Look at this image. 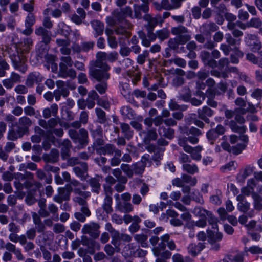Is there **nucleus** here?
<instances>
[{
	"label": "nucleus",
	"mask_w": 262,
	"mask_h": 262,
	"mask_svg": "<svg viewBox=\"0 0 262 262\" xmlns=\"http://www.w3.org/2000/svg\"><path fill=\"white\" fill-rule=\"evenodd\" d=\"M149 156L148 155H145L142 157L141 162L137 163L133 165V171L136 174H140L143 172Z\"/></svg>",
	"instance_id": "17"
},
{
	"label": "nucleus",
	"mask_w": 262,
	"mask_h": 262,
	"mask_svg": "<svg viewBox=\"0 0 262 262\" xmlns=\"http://www.w3.org/2000/svg\"><path fill=\"white\" fill-rule=\"evenodd\" d=\"M35 22V18L34 15L32 13H29L27 16L25 20V27H31Z\"/></svg>",
	"instance_id": "50"
},
{
	"label": "nucleus",
	"mask_w": 262,
	"mask_h": 262,
	"mask_svg": "<svg viewBox=\"0 0 262 262\" xmlns=\"http://www.w3.org/2000/svg\"><path fill=\"white\" fill-rule=\"evenodd\" d=\"M171 33L177 35L176 39L179 44L183 45L190 39V35L188 33L187 29L182 26L173 27L171 29Z\"/></svg>",
	"instance_id": "5"
},
{
	"label": "nucleus",
	"mask_w": 262,
	"mask_h": 262,
	"mask_svg": "<svg viewBox=\"0 0 262 262\" xmlns=\"http://www.w3.org/2000/svg\"><path fill=\"white\" fill-rule=\"evenodd\" d=\"M262 25L261 21L259 18H252L249 22V26L254 28H258Z\"/></svg>",
	"instance_id": "56"
},
{
	"label": "nucleus",
	"mask_w": 262,
	"mask_h": 262,
	"mask_svg": "<svg viewBox=\"0 0 262 262\" xmlns=\"http://www.w3.org/2000/svg\"><path fill=\"white\" fill-rule=\"evenodd\" d=\"M43 79V77L38 72H33L30 73L27 78L26 84L28 87H32L34 83H38L41 82Z\"/></svg>",
	"instance_id": "13"
},
{
	"label": "nucleus",
	"mask_w": 262,
	"mask_h": 262,
	"mask_svg": "<svg viewBox=\"0 0 262 262\" xmlns=\"http://www.w3.org/2000/svg\"><path fill=\"white\" fill-rule=\"evenodd\" d=\"M139 36L142 40V45L146 47H148L150 45L151 41L146 38L145 34L142 31H139Z\"/></svg>",
	"instance_id": "51"
},
{
	"label": "nucleus",
	"mask_w": 262,
	"mask_h": 262,
	"mask_svg": "<svg viewBox=\"0 0 262 262\" xmlns=\"http://www.w3.org/2000/svg\"><path fill=\"white\" fill-rule=\"evenodd\" d=\"M205 247L203 243H199L197 245L190 244L188 247V252L193 256L197 255Z\"/></svg>",
	"instance_id": "23"
},
{
	"label": "nucleus",
	"mask_w": 262,
	"mask_h": 262,
	"mask_svg": "<svg viewBox=\"0 0 262 262\" xmlns=\"http://www.w3.org/2000/svg\"><path fill=\"white\" fill-rule=\"evenodd\" d=\"M172 62L177 66L182 68L186 66V61L182 58L176 57L172 59Z\"/></svg>",
	"instance_id": "59"
},
{
	"label": "nucleus",
	"mask_w": 262,
	"mask_h": 262,
	"mask_svg": "<svg viewBox=\"0 0 262 262\" xmlns=\"http://www.w3.org/2000/svg\"><path fill=\"white\" fill-rule=\"evenodd\" d=\"M245 41L253 51H257L261 47V42L255 35L247 34L245 37Z\"/></svg>",
	"instance_id": "8"
},
{
	"label": "nucleus",
	"mask_w": 262,
	"mask_h": 262,
	"mask_svg": "<svg viewBox=\"0 0 262 262\" xmlns=\"http://www.w3.org/2000/svg\"><path fill=\"white\" fill-rule=\"evenodd\" d=\"M134 239L141 246L146 248L148 246L147 239L148 236L144 234H136L134 236Z\"/></svg>",
	"instance_id": "30"
},
{
	"label": "nucleus",
	"mask_w": 262,
	"mask_h": 262,
	"mask_svg": "<svg viewBox=\"0 0 262 262\" xmlns=\"http://www.w3.org/2000/svg\"><path fill=\"white\" fill-rule=\"evenodd\" d=\"M48 209L49 213L53 214V220L55 221L59 220L57 212L58 210V207L54 204H50L48 205Z\"/></svg>",
	"instance_id": "40"
},
{
	"label": "nucleus",
	"mask_w": 262,
	"mask_h": 262,
	"mask_svg": "<svg viewBox=\"0 0 262 262\" xmlns=\"http://www.w3.org/2000/svg\"><path fill=\"white\" fill-rule=\"evenodd\" d=\"M16 53L10 55V58L14 69L24 73L27 70V66L26 64V57L23 52H20L18 49H16Z\"/></svg>",
	"instance_id": "4"
},
{
	"label": "nucleus",
	"mask_w": 262,
	"mask_h": 262,
	"mask_svg": "<svg viewBox=\"0 0 262 262\" xmlns=\"http://www.w3.org/2000/svg\"><path fill=\"white\" fill-rule=\"evenodd\" d=\"M58 110V105L56 104H53L50 107L45 108L42 111L43 117L45 118H49L51 115L56 116Z\"/></svg>",
	"instance_id": "25"
},
{
	"label": "nucleus",
	"mask_w": 262,
	"mask_h": 262,
	"mask_svg": "<svg viewBox=\"0 0 262 262\" xmlns=\"http://www.w3.org/2000/svg\"><path fill=\"white\" fill-rule=\"evenodd\" d=\"M112 198L110 195H106L103 208L107 213H111L113 211L112 207Z\"/></svg>",
	"instance_id": "34"
},
{
	"label": "nucleus",
	"mask_w": 262,
	"mask_h": 262,
	"mask_svg": "<svg viewBox=\"0 0 262 262\" xmlns=\"http://www.w3.org/2000/svg\"><path fill=\"white\" fill-rule=\"evenodd\" d=\"M222 148L226 151L232 152L235 155L239 154L245 148V145L237 144L235 146H231L229 143L224 142L221 144Z\"/></svg>",
	"instance_id": "16"
},
{
	"label": "nucleus",
	"mask_w": 262,
	"mask_h": 262,
	"mask_svg": "<svg viewBox=\"0 0 262 262\" xmlns=\"http://www.w3.org/2000/svg\"><path fill=\"white\" fill-rule=\"evenodd\" d=\"M58 76L63 78L70 77L74 78L76 76V72L73 69L68 70V67H71L73 61L69 56H62L60 58Z\"/></svg>",
	"instance_id": "3"
},
{
	"label": "nucleus",
	"mask_w": 262,
	"mask_h": 262,
	"mask_svg": "<svg viewBox=\"0 0 262 262\" xmlns=\"http://www.w3.org/2000/svg\"><path fill=\"white\" fill-rule=\"evenodd\" d=\"M202 148L201 146H198L193 149V152H191L192 158L196 160H200L201 158V155L200 152L202 151Z\"/></svg>",
	"instance_id": "48"
},
{
	"label": "nucleus",
	"mask_w": 262,
	"mask_h": 262,
	"mask_svg": "<svg viewBox=\"0 0 262 262\" xmlns=\"http://www.w3.org/2000/svg\"><path fill=\"white\" fill-rule=\"evenodd\" d=\"M36 190H30L27 193V195L25 199L26 203L29 205H31L35 203L36 199L35 198V193Z\"/></svg>",
	"instance_id": "36"
},
{
	"label": "nucleus",
	"mask_w": 262,
	"mask_h": 262,
	"mask_svg": "<svg viewBox=\"0 0 262 262\" xmlns=\"http://www.w3.org/2000/svg\"><path fill=\"white\" fill-rule=\"evenodd\" d=\"M0 248H5L7 251L13 253L18 261H23L25 257L23 254L21 250L11 242H8L5 243L3 239H0Z\"/></svg>",
	"instance_id": "6"
},
{
	"label": "nucleus",
	"mask_w": 262,
	"mask_h": 262,
	"mask_svg": "<svg viewBox=\"0 0 262 262\" xmlns=\"http://www.w3.org/2000/svg\"><path fill=\"white\" fill-rule=\"evenodd\" d=\"M200 56L205 64L209 65L210 67L216 64V61L210 59V53L208 52H201Z\"/></svg>",
	"instance_id": "28"
},
{
	"label": "nucleus",
	"mask_w": 262,
	"mask_h": 262,
	"mask_svg": "<svg viewBox=\"0 0 262 262\" xmlns=\"http://www.w3.org/2000/svg\"><path fill=\"white\" fill-rule=\"evenodd\" d=\"M235 103L236 105L240 107V108H238L235 110L236 113L245 114L247 112L246 109L244 108L246 106V103L243 98H237L235 100Z\"/></svg>",
	"instance_id": "29"
},
{
	"label": "nucleus",
	"mask_w": 262,
	"mask_h": 262,
	"mask_svg": "<svg viewBox=\"0 0 262 262\" xmlns=\"http://www.w3.org/2000/svg\"><path fill=\"white\" fill-rule=\"evenodd\" d=\"M107 71L101 68L95 69L90 71V74L98 81H106L110 78Z\"/></svg>",
	"instance_id": "11"
},
{
	"label": "nucleus",
	"mask_w": 262,
	"mask_h": 262,
	"mask_svg": "<svg viewBox=\"0 0 262 262\" xmlns=\"http://www.w3.org/2000/svg\"><path fill=\"white\" fill-rule=\"evenodd\" d=\"M35 33L36 35L42 37V41L41 43H44L47 46L51 40L50 33L43 27L40 26L35 30Z\"/></svg>",
	"instance_id": "15"
},
{
	"label": "nucleus",
	"mask_w": 262,
	"mask_h": 262,
	"mask_svg": "<svg viewBox=\"0 0 262 262\" xmlns=\"http://www.w3.org/2000/svg\"><path fill=\"white\" fill-rule=\"evenodd\" d=\"M225 39L229 46L239 45L240 43V39L236 40L233 38L230 34H226Z\"/></svg>",
	"instance_id": "49"
},
{
	"label": "nucleus",
	"mask_w": 262,
	"mask_h": 262,
	"mask_svg": "<svg viewBox=\"0 0 262 262\" xmlns=\"http://www.w3.org/2000/svg\"><path fill=\"white\" fill-rule=\"evenodd\" d=\"M172 184L174 186L178 187L184 186V182L183 181V175L181 176V178H177L173 179L172 181Z\"/></svg>",
	"instance_id": "57"
},
{
	"label": "nucleus",
	"mask_w": 262,
	"mask_h": 262,
	"mask_svg": "<svg viewBox=\"0 0 262 262\" xmlns=\"http://www.w3.org/2000/svg\"><path fill=\"white\" fill-rule=\"evenodd\" d=\"M7 22V26L9 28L12 30L14 29V28L16 25V22L14 16L11 15L5 18Z\"/></svg>",
	"instance_id": "47"
},
{
	"label": "nucleus",
	"mask_w": 262,
	"mask_h": 262,
	"mask_svg": "<svg viewBox=\"0 0 262 262\" xmlns=\"http://www.w3.org/2000/svg\"><path fill=\"white\" fill-rule=\"evenodd\" d=\"M121 24L115 29V32L117 35H124L126 38H128L130 33L129 29L132 27V24L127 20L118 21Z\"/></svg>",
	"instance_id": "10"
},
{
	"label": "nucleus",
	"mask_w": 262,
	"mask_h": 262,
	"mask_svg": "<svg viewBox=\"0 0 262 262\" xmlns=\"http://www.w3.org/2000/svg\"><path fill=\"white\" fill-rule=\"evenodd\" d=\"M92 26L94 30V34L99 36L102 34L104 30V24L100 21L94 20L91 22Z\"/></svg>",
	"instance_id": "27"
},
{
	"label": "nucleus",
	"mask_w": 262,
	"mask_h": 262,
	"mask_svg": "<svg viewBox=\"0 0 262 262\" xmlns=\"http://www.w3.org/2000/svg\"><path fill=\"white\" fill-rule=\"evenodd\" d=\"M213 114V111L207 106H204L202 109L198 110L199 118L204 120L206 122H208L209 121L207 117L212 116Z\"/></svg>",
	"instance_id": "24"
},
{
	"label": "nucleus",
	"mask_w": 262,
	"mask_h": 262,
	"mask_svg": "<svg viewBox=\"0 0 262 262\" xmlns=\"http://www.w3.org/2000/svg\"><path fill=\"white\" fill-rule=\"evenodd\" d=\"M108 46L112 49H116L118 47V42L114 36L107 37Z\"/></svg>",
	"instance_id": "61"
},
{
	"label": "nucleus",
	"mask_w": 262,
	"mask_h": 262,
	"mask_svg": "<svg viewBox=\"0 0 262 262\" xmlns=\"http://www.w3.org/2000/svg\"><path fill=\"white\" fill-rule=\"evenodd\" d=\"M236 163L234 161H230L220 168V170L223 172H226L236 168Z\"/></svg>",
	"instance_id": "43"
},
{
	"label": "nucleus",
	"mask_w": 262,
	"mask_h": 262,
	"mask_svg": "<svg viewBox=\"0 0 262 262\" xmlns=\"http://www.w3.org/2000/svg\"><path fill=\"white\" fill-rule=\"evenodd\" d=\"M137 246L134 243L126 245L122 249V254L125 257H134Z\"/></svg>",
	"instance_id": "19"
},
{
	"label": "nucleus",
	"mask_w": 262,
	"mask_h": 262,
	"mask_svg": "<svg viewBox=\"0 0 262 262\" xmlns=\"http://www.w3.org/2000/svg\"><path fill=\"white\" fill-rule=\"evenodd\" d=\"M59 158V151L56 149H52L49 154L43 156V160L47 163H55Z\"/></svg>",
	"instance_id": "22"
},
{
	"label": "nucleus",
	"mask_w": 262,
	"mask_h": 262,
	"mask_svg": "<svg viewBox=\"0 0 262 262\" xmlns=\"http://www.w3.org/2000/svg\"><path fill=\"white\" fill-rule=\"evenodd\" d=\"M115 151V147L112 144H107L103 147H100L97 152L101 155H111Z\"/></svg>",
	"instance_id": "31"
},
{
	"label": "nucleus",
	"mask_w": 262,
	"mask_h": 262,
	"mask_svg": "<svg viewBox=\"0 0 262 262\" xmlns=\"http://www.w3.org/2000/svg\"><path fill=\"white\" fill-rule=\"evenodd\" d=\"M36 235V231L34 228H31L26 231V236L29 240H33Z\"/></svg>",
	"instance_id": "58"
},
{
	"label": "nucleus",
	"mask_w": 262,
	"mask_h": 262,
	"mask_svg": "<svg viewBox=\"0 0 262 262\" xmlns=\"http://www.w3.org/2000/svg\"><path fill=\"white\" fill-rule=\"evenodd\" d=\"M246 250L253 254L262 253V248L256 246H251Z\"/></svg>",
	"instance_id": "63"
},
{
	"label": "nucleus",
	"mask_w": 262,
	"mask_h": 262,
	"mask_svg": "<svg viewBox=\"0 0 262 262\" xmlns=\"http://www.w3.org/2000/svg\"><path fill=\"white\" fill-rule=\"evenodd\" d=\"M161 242L159 243V246L161 249H164L167 244L168 247L171 250L176 248V245L173 241H169V235L165 234L161 237Z\"/></svg>",
	"instance_id": "21"
},
{
	"label": "nucleus",
	"mask_w": 262,
	"mask_h": 262,
	"mask_svg": "<svg viewBox=\"0 0 262 262\" xmlns=\"http://www.w3.org/2000/svg\"><path fill=\"white\" fill-rule=\"evenodd\" d=\"M33 44V41L31 38H25L16 49H18L20 52H28L32 47Z\"/></svg>",
	"instance_id": "18"
},
{
	"label": "nucleus",
	"mask_w": 262,
	"mask_h": 262,
	"mask_svg": "<svg viewBox=\"0 0 262 262\" xmlns=\"http://www.w3.org/2000/svg\"><path fill=\"white\" fill-rule=\"evenodd\" d=\"M236 200L239 201L237 204L238 209L241 212H247L250 209V203L245 200L243 195H238Z\"/></svg>",
	"instance_id": "20"
},
{
	"label": "nucleus",
	"mask_w": 262,
	"mask_h": 262,
	"mask_svg": "<svg viewBox=\"0 0 262 262\" xmlns=\"http://www.w3.org/2000/svg\"><path fill=\"white\" fill-rule=\"evenodd\" d=\"M120 112L124 117L130 118L134 116V111L128 106H124L122 107Z\"/></svg>",
	"instance_id": "42"
},
{
	"label": "nucleus",
	"mask_w": 262,
	"mask_h": 262,
	"mask_svg": "<svg viewBox=\"0 0 262 262\" xmlns=\"http://www.w3.org/2000/svg\"><path fill=\"white\" fill-rule=\"evenodd\" d=\"M132 9L129 7H126L122 9H116L112 12V15L116 18L118 21L126 20L125 18L128 16H132Z\"/></svg>",
	"instance_id": "9"
},
{
	"label": "nucleus",
	"mask_w": 262,
	"mask_h": 262,
	"mask_svg": "<svg viewBox=\"0 0 262 262\" xmlns=\"http://www.w3.org/2000/svg\"><path fill=\"white\" fill-rule=\"evenodd\" d=\"M133 210V206L130 203L125 202L122 204L120 210L124 212H130Z\"/></svg>",
	"instance_id": "54"
},
{
	"label": "nucleus",
	"mask_w": 262,
	"mask_h": 262,
	"mask_svg": "<svg viewBox=\"0 0 262 262\" xmlns=\"http://www.w3.org/2000/svg\"><path fill=\"white\" fill-rule=\"evenodd\" d=\"M121 128L126 138L129 139L132 137L133 132L130 130V128L128 124L126 123H121Z\"/></svg>",
	"instance_id": "38"
},
{
	"label": "nucleus",
	"mask_w": 262,
	"mask_h": 262,
	"mask_svg": "<svg viewBox=\"0 0 262 262\" xmlns=\"http://www.w3.org/2000/svg\"><path fill=\"white\" fill-rule=\"evenodd\" d=\"M159 19H161L160 16L153 17L148 14L145 15L144 16V19L147 22L146 27L148 30V35L149 38H151L152 41L156 38L155 35L152 33V30L157 25Z\"/></svg>",
	"instance_id": "7"
},
{
	"label": "nucleus",
	"mask_w": 262,
	"mask_h": 262,
	"mask_svg": "<svg viewBox=\"0 0 262 262\" xmlns=\"http://www.w3.org/2000/svg\"><path fill=\"white\" fill-rule=\"evenodd\" d=\"M254 167L252 165H247L245 168L243 169L242 172H243V174L245 175L246 177L252 174L254 171Z\"/></svg>",
	"instance_id": "62"
},
{
	"label": "nucleus",
	"mask_w": 262,
	"mask_h": 262,
	"mask_svg": "<svg viewBox=\"0 0 262 262\" xmlns=\"http://www.w3.org/2000/svg\"><path fill=\"white\" fill-rule=\"evenodd\" d=\"M9 68V65L5 60H4L0 62V77L5 76L6 74V71L8 70Z\"/></svg>",
	"instance_id": "45"
},
{
	"label": "nucleus",
	"mask_w": 262,
	"mask_h": 262,
	"mask_svg": "<svg viewBox=\"0 0 262 262\" xmlns=\"http://www.w3.org/2000/svg\"><path fill=\"white\" fill-rule=\"evenodd\" d=\"M99 226L96 223H90L85 224L83 228V232L88 233L93 238L98 237L100 232L99 231Z\"/></svg>",
	"instance_id": "12"
},
{
	"label": "nucleus",
	"mask_w": 262,
	"mask_h": 262,
	"mask_svg": "<svg viewBox=\"0 0 262 262\" xmlns=\"http://www.w3.org/2000/svg\"><path fill=\"white\" fill-rule=\"evenodd\" d=\"M192 213L196 216L202 218H207V214H209V211L203 209L202 207H196L192 211Z\"/></svg>",
	"instance_id": "35"
},
{
	"label": "nucleus",
	"mask_w": 262,
	"mask_h": 262,
	"mask_svg": "<svg viewBox=\"0 0 262 262\" xmlns=\"http://www.w3.org/2000/svg\"><path fill=\"white\" fill-rule=\"evenodd\" d=\"M192 199L196 202L203 204L204 200L202 195L198 191H195L191 194Z\"/></svg>",
	"instance_id": "55"
},
{
	"label": "nucleus",
	"mask_w": 262,
	"mask_h": 262,
	"mask_svg": "<svg viewBox=\"0 0 262 262\" xmlns=\"http://www.w3.org/2000/svg\"><path fill=\"white\" fill-rule=\"evenodd\" d=\"M120 91H121V94L124 97L127 96L130 94V90L129 89L128 85L126 83L122 85L120 87Z\"/></svg>",
	"instance_id": "64"
},
{
	"label": "nucleus",
	"mask_w": 262,
	"mask_h": 262,
	"mask_svg": "<svg viewBox=\"0 0 262 262\" xmlns=\"http://www.w3.org/2000/svg\"><path fill=\"white\" fill-rule=\"evenodd\" d=\"M183 181L184 185L188 184L191 186H194L196 184L197 179L195 177H192L189 175L183 174Z\"/></svg>",
	"instance_id": "44"
},
{
	"label": "nucleus",
	"mask_w": 262,
	"mask_h": 262,
	"mask_svg": "<svg viewBox=\"0 0 262 262\" xmlns=\"http://www.w3.org/2000/svg\"><path fill=\"white\" fill-rule=\"evenodd\" d=\"M207 218L208 219L209 224L211 226L212 229H216L218 228L217 224V220L210 212H209V214H207Z\"/></svg>",
	"instance_id": "46"
},
{
	"label": "nucleus",
	"mask_w": 262,
	"mask_h": 262,
	"mask_svg": "<svg viewBox=\"0 0 262 262\" xmlns=\"http://www.w3.org/2000/svg\"><path fill=\"white\" fill-rule=\"evenodd\" d=\"M32 124V120L26 116L20 117L15 123L16 129H10L8 132L7 139L14 141L23 136L28 132L29 127Z\"/></svg>",
	"instance_id": "2"
},
{
	"label": "nucleus",
	"mask_w": 262,
	"mask_h": 262,
	"mask_svg": "<svg viewBox=\"0 0 262 262\" xmlns=\"http://www.w3.org/2000/svg\"><path fill=\"white\" fill-rule=\"evenodd\" d=\"M161 4L163 9L171 10L177 9L179 7V5L173 6L172 5H170L168 0H162Z\"/></svg>",
	"instance_id": "53"
},
{
	"label": "nucleus",
	"mask_w": 262,
	"mask_h": 262,
	"mask_svg": "<svg viewBox=\"0 0 262 262\" xmlns=\"http://www.w3.org/2000/svg\"><path fill=\"white\" fill-rule=\"evenodd\" d=\"M96 90L100 94H104L107 89V83L106 81H100L95 85Z\"/></svg>",
	"instance_id": "39"
},
{
	"label": "nucleus",
	"mask_w": 262,
	"mask_h": 262,
	"mask_svg": "<svg viewBox=\"0 0 262 262\" xmlns=\"http://www.w3.org/2000/svg\"><path fill=\"white\" fill-rule=\"evenodd\" d=\"M2 83L7 89H12L15 84L10 78L3 80Z\"/></svg>",
	"instance_id": "60"
},
{
	"label": "nucleus",
	"mask_w": 262,
	"mask_h": 262,
	"mask_svg": "<svg viewBox=\"0 0 262 262\" xmlns=\"http://www.w3.org/2000/svg\"><path fill=\"white\" fill-rule=\"evenodd\" d=\"M230 127L231 130L234 132L243 133L246 130V127L244 125L238 126L236 123L234 121H231L230 122Z\"/></svg>",
	"instance_id": "41"
},
{
	"label": "nucleus",
	"mask_w": 262,
	"mask_h": 262,
	"mask_svg": "<svg viewBox=\"0 0 262 262\" xmlns=\"http://www.w3.org/2000/svg\"><path fill=\"white\" fill-rule=\"evenodd\" d=\"M96 56V67L108 71L110 67L105 62H103L107 60V53L104 52H99L97 54Z\"/></svg>",
	"instance_id": "14"
},
{
	"label": "nucleus",
	"mask_w": 262,
	"mask_h": 262,
	"mask_svg": "<svg viewBox=\"0 0 262 262\" xmlns=\"http://www.w3.org/2000/svg\"><path fill=\"white\" fill-rule=\"evenodd\" d=\"M212 231H208V237L213 241L216 242L222 239V234L218 231V228L212 229Z\"/></svg>",
	"instance_id": "32"
},
{
	"label": "nucleus",
	"mask_w": 262,
	"mask_h": 262,
	"mask_svg": "<svg viewBox=\"0 0 262 262\" xmlns=\"http://www.w3.org/2000/svg\"><path fill=\"white\" fill-rule=\"evenodd\" d=\"M160 136H164L168 139H172L174 136V130L169 127H165L163 126L159 127L158 129Z\"/></svg>",
	"instance_id": "26"
},
{
	"label": "nucleus",
	"mask_w": 262,
	"mask_h": 262,
	"mask_svg": "<svg viewBox=\"0 0 262 262\" xmlns=\"http://www.w3.org/2000/svg\"><path fill=\"white\" fill-rule=\"evenodd\" d=\"M53 230L56 234H59L65 231V226L61 223H56L53 225Z\"/></svg>",
	"instance_id": "52"
},
{
	"label": "nucleus",
	"mask_w": 262,
	"mask_h": 262,
	"mask_svg": "<svg viewBox=\"0 0 262 262\" xmlns=\"http://www.w3.org/2000/svg\"><path fill=\"white\" fill-rule=\"evenodd\" d=\"M252 196L254 201V208L260 210L262 209V198L255 192L252 194Z\"/></svg>",
	"instance_id": "33"
},
{
	"label": "nucleus",
	"mask_w": 262,
	"mask_h": 262,
	"mask_svg": "<svg viewBox=\"0 0 262 262\" xmlns=\"http://www.w3.org/2000/svg\"><path fill=\"white\" fill-rule=\"evenodd\" d=\"M183 168L185 171L192 174L199 172V168L195 164H184Z\"/></svg>",
	"instance_id": "37"
},
{
	"label": "nucleus",
	"mask_w": 262,
	"mask_h": 262,
	"mask_svg": "<svg viewBox=\"0 0 262 262\" xmlns=\"http://www.w3.org/2000/svg\"><path fill=\"white\" fill-rule=\"evenodd\" d=\"M71 189L67 187H60L58 189V193L53 197V200L59 204L63 201L68 200L71 191L72 190L75 195L74 201L79 205H82L81 189L82 185L79 182L73 180L71 183Z\"/></svg>",
	"instance_id": "1"
}]
</instances>
